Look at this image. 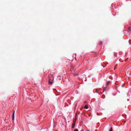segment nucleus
<instances>
[{
  "label": "nucleus",
  "mask_w": 131,
  "mask_h": 131,
  "mask_svg": "<svg viewBox=\"0 0 131 131\" xmlns=\"http://www.w3.org/2000/svg\"><path fill=\"white\" fill-rule=\"evenodd\" d=\"M53 77L51 75H50L49 76V84L51 85L53 83Z\"/></svg>",
  "instance_id": "1"
},
{
  "label": "nucleus",
  "mask_w": 131,
  "mask_h": 131,
  "mask_svg": "<svg viewBox=\"0 0 131 131\" xmlns=\"http://www.w3.org/2000/svg\"><path fill=\"white\" fill-rule=\"evenodd\" d=\"M75 121L73 122L72 125V128H74L75 125Z\"/></svg>",
  "instance_id": "2"
},
{
  "label": "nucleus",
  "mask_w": 131,
  "mask_h": 131,
  "mask_svg": "<svg viewBox=\"0 0 131 131\" xmlns=\"http://www.w3.org/2000/svg\"><path fill=\"white\" fill-rule=\"evenodd\" d=\"M14 112L15 111H14L12 115V119L13 120H14Z\"/></svg>",
  "instance_id": "3"
},
{
  "label": "nucleus",
  "mask_w": 131,
  "mask_h": 131,
  "mask_svg": "<svg viewBox=\"0 0 131 131\" xmlns=\"http://www.w3.org/2000/svg\"><path fill=\"white\" fill-rule=\"evenodd\" d=\"M84 108L85 109H87L88 108V106L87 105H85L84 107Z\"/></svg>",
  "instance_id": "4"
},
{
  "label": "nucleus",
  "mask_w": 131,
  "mask_h": 131,
  "mask_svg": "<svg viewBox=\"0 0 131 131\" xmlns=\"http://www.w3.org/2000/svg\"><path fill=\"white\" fill-rule=\"evenodd\" d=\"M34 97H35V99H33V101H35L36 100V99L37 98V97L35 96H34Z\"/></svg>",
  "instance_id": "5"
},
{
  "label": "nucleus",
  "mask_w": 131,
  "mask_h": 131,
  "mask_svg": "<svg viewBox=\"0 0 131 131\" xmlns=\"http://www.w3.org/2000/svg\"><path fill=\"white\" fill-rule=\"evenodd\" d=\"M109 131H112V127H111L110 128V129Z\"/></svg>",
  "instance_id": "6"
},
{
  "label": "nucleus",
  "mask_w": 131,
  "mask_h": 131,
  "mask_svg": "<svg viewBox=\"0 0 131 131\" xmlns=\"http://www.w3.org/2000/svg\"><path fill=\"white\" fill-rule=\"evenodd\" d=\"M129 30L130 31H131V28L129 27Z\"/></svg>",
  "instance_id": "7"
},
{
  "label": "nucleus",
  "mask_w": 131,
  "mask_h": 131,
  "mask_svg": "<svg viewBox=\"0 0 131 131\" xmlns=\"http://www.w3.org/2000/svg\"><path fill=\"white\" fill-rule=\"evenodd\" d=\"M74 131H78V130L77 129H75Z\"/></svg>",
  "instance_id": "8"
},
{
  "label": "nucleus",
  "mask_w": 131,
  "mask_h": 131,
  "mask_svg": "<svg viewBox=\"0 0 131 131\" xmlns=\"http://www.w3.org/2000/svg\"><path fill=\"white\" fill-rule=\"evenodd\" d=\"M82 129L81 130V131H83V128H82Z\"/></svg>",
  "instance_id": "9"
},
{
  "label": "nucleus",
  "mask_w": 131,
  "mask_h": 131,
  "mask_svg": "<svg viewBox=\"0 0 131 131\" xmlns=\"http://www.w3.org/2000/svg\"><path fill=\"white\" fill-rule=\"evenodd\" d=\"M82 108H80V110H82Z\"/></svg>",
  "instance_id": "10"
},
{
  "label": "nucleus",
  "mask_w": 131,
  "mask_h": 131,
  "mask_svg": "<svg viewBox=\"0 0 131 131\" xmlns=\"http://www.w3.org/2000/svg\"><path fill=\"white\" fill-rule=\"evenodd\" d=\"M101 45H102V42H101Z\"/></svg>",
  "instance_id": "11"
},
{
  "label": "nucleus",
  "mask_w": 131,
  "mask_h": 131,
  "mask_svg": "<svg viewBox=\"0 0 131 131\" xmlns=\"http://www.w3.org/2000/svg\"><path fill=\"white\" fill-rule=\"evenodd\" d=\"M75 115H77V113H76L75 114Z\"/></svg>",
  "instance_id": "12"
},
{
  "label": "nucleus",
  "mask_w": 131,
  "mask_h": 131,
  "mask_svg": "<svg viewBox=\"0 0 131 131\" xmlns=\"http://www.w3.org/2000/svg\"><path fill=\"white\" fill-rule=\"evenodd\" d=\"M87 131H89V130H87Z\"/></svg>",
  "instance_id": "13"
}]
</instances>
